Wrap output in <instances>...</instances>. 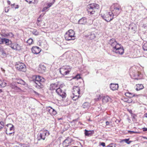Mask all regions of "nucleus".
Returning a JSON list of instances; mask_svg holds the SVG:
<instances>
[{
	"mask_svg": "<svg viewBox=\"0 0 147 147\" xmlns=\"http://www.w3.org/2000/svg\"><path fill=\"white\" fill-rule=\"evenodd\" d=\"M108 43L112 48L111 50L113 53L120 55H122L124 53V50L123 47L117 43L114 38L110 39Z\"/></svg>",
	"mask_w": 147,
	"mask_h": 147,
	"instance_id": "1",
	"label": "nucleus"
},
{
	"mask_svg": "<svg viewBox=\"0 0 147 147\" xmlns=\"http://www.w3.org/2000/svg\"><path fill=\"white\" fill-rule=\"evenodd\" d=\"M99 8V6L98 4L95 3H92L87 5V10L89 13L93 14Z\"/></svg>",
	"mask_w": 147,
	"mask_h": 147,
	"instance_id": "2",
	"label": "nucleus"
},
{
	"mask_svg": "<svg viewBox=\"0 0 147 147\" xmlns=\"http://www.w3.org/2000/svg\"><path fill=\"white\" fill-rule=\"evenodd\" d=\"M50 134V132L47 130L44 129L41 130L37 135L38 140H45L46 138Z\"/></svg>",
	"mask_w": 147,
	"mask_h": 147,
	"instance_id": "3",
	"label": "nucleus"
},
{
	"mask_svg": "<svg viewBox=\"0 0 147 147\" xmlns=\"http://www.w3.org/2000/svg\"><path fill=\"white\" fill-rule=\"evenodd\" d=\"M71 67L69 65L63 66L59 69V72L61 74L65 76L69 74L71 71Z\"/></svg>",
	"mask_w": 147,
	"mask_h": 147,
	"instance_id": "4",
	"label": "nucleus"
},
{
	"mask_svg": "<svg viewBox=\"0 0 147 147\" xmlns=\"http://www.w3.org/2000/svg\"><path fill=\"white\" fill-rule=\"evenodd\" d=\"M101 17L106 21L107 22H110L113 18L114 15L111 12H107L104 14H101Z\"/></svg>",
	"mask_w": 147,
	"mask_h": 147,
	"instance_id": "5",
	"label": "nucleus"
},
{
	"mask_svg": "<svg viewBox=\"0 0 147 147\" xmlns=\"http://www.w3.org/2000/svg\"><path fill=\"white\" fill-rule=\"evenodd\" d=\"M74 35V31L72 30H68V32L66 33L65 36V39L67 40H74L75 39Z\"/></svg>",
	"mask_w": 147,
	"mask_h": 147,
	"instance_id": "6",
	"label": "nucleus"
},
{
	"mask_svg": "<svg viewBox=\"0 0 147 147\" xmlns=\"http://www.w3.org/2000/svg\"><path fill=\"white\" fill-rule=\"evenodd\" d=\"M15 67L17 70L22 72H25L26 70V65L22 63L16 62Z\"/></svg>",
	"mask_w": 147,
	"mask_h": 147,
	"instance_id": "7",
	"label": "nucleus"
},
{
	"mask_svg": "<svg viewBox=\"0 0 147 147\" xmlns=\"http://www.w3.org/2000/svg\"><path fill=\"white\" fill-rule=\"evenodd\" d=\"M10 86L11 89L14 91L20 92L22 91V90L20 87L15 82H13L11 83L10 85Z\"/></svg>",
	"mask_w": 147,
	"mask_h": 147,
	"instance_id": "8",
	"label": "nucleus"
},
{
	"mask_svg": "<svg viewBox=\"0 0 147 147\" xmlns=\"http://www.w3.org/2000/svg\"><path fill=\"white\" fill-rule=\"evenodd\" d=\"M65 91V89H61L60 88H57L56 90V92L57 94L62 97L63 98H64L66 97Z\"/></svg>",
	"mask_w": 147,
	"mask_h": 147,
	"instance_id": "9",
	"label": "nucleus"
},
{
	"mask_svg": "<svg viewBox=\"0 0 147 147\" xmlns=\"http://www.w3.org/2000/svg\"><path fill=\"white\" fill-rule=\"evenodd\" d=\"M72 140L70 138H67L63 143V145L64 147H67L71 144V143L72 142Z\"/></svg>",
	"mask_w": 147,
	"mask_h": 147,
	"instance_id": "10",
	"label": "nucleus"
},
{
	"mask_svg": "<svg viewBox=\"0 0 147 147\" xmlns=\"http://www.w3.org/2000/svg\"><path fill=\"white\" fill-rule=\"evenodd\" d=\"M10 47L12 49L16 50H20L21 49L20 46L18 44L16 43H12L10 45Z\"/></svg>",
	"mask_w": 147,
	"mask_h": 147,
	"instance_id": "11",
	"label": "nucleus"
},
{
	"mask_svg": "<svg viewBox=\"0 0 147 147\" xmlns=\"http://www.w3.org/2000/svg\"><path fill=\"white\" fill-rule=\"evenodd\" d=\"M47 109L49 113L52 115H55L57 113L56 111L50 106L48 107Z\"/></svg>",
	"mask_w": 147,
	"mask_h": 147,
	"instance_id": "12",
	"label": "nucleus"
},
{
	"mask_svg": "<svg viewBox=\"0 0 147 147\" xmlns=\"http://www.w3.org/2000/svg\"><path fill=\"white\" fill-rule=\"evenodd\" d=\"M41 49L38 47L35 46L32 47V53L36 54H38L40 53Z\"/></svg>",
	"mask_w": 147,
	"mask_h": 147,
	"instance_id": "13",
	"label": "nucleus"
},
{
	"mask_svg": "<svg viewBox=\"0 0 147 147\" xmlns=\"http://www.w3.org/2000/svg\"><path fill=\"white\" fill-rule=\"evenodd\" d=\"M33 81L34 82H40L42 83H43L45 81V80L43 78L40 76H36L35 80H33Z\"/></svg>",
	"mask_w": 147,
	"mask_h": 147,
	"instance_id": "14",
	"label": "nucleus"
},
{
	"mask_svg": "<svg viewBox=\"0 0 147 147\" xmlns=\"http://www.w3.org/2000/svg\"><path fill=\"white\" fill-rule=\"evenodd\" d=\"M9 128L10 131H12L14 130V126L12 124L9 123L6 125V126L5 127L4 129H5L6 133L7 134H8V133L7 132V129Z\"/></svg>",
	"mask_w": 147,
	"mask_h": 147,
	"instance_id": "15",
	"label": "nucleus"
},
{
	"mask_svg": "<svg viewBox=\"0 0 147 147\" xmlns=\"http://www.w3.org/2000/svg\"><path fill=\"white\" fill-rule=\"evenodd\" d=\"M87 18L85 17H82L78 21V23L81 25H85L87 23Z\"/></svg>",
	"mask_w": 147,
	"mask_h": 147,
	"instance_id": "16",
	"label": "nucleus"
},
{
	"mask_svg": "<svg viewBox=\"0 0 147 147\" xmlns=\"http://www.w3.org/2000/svg\"><path fill=\"white\" fill-rule=\"evenodd\" d=\"M121 9L120 6H118V7H115L114 8L113 11L116 12V13H115V15L117 16L121 12Z\"/></svg>",
	"mask_w": 147,
	"mask_h": 147,
	"instance_id": "17",
	"label": "nucleus"
},
{
	"mask_svg": "<svg viewBox=\"0 0 147 147\" xmlns=\"http://www.w3.org/2000/svg\"><path fill=\"white\" fill-rule=\"evenodd\" d=\"M59 87L58 84L57 83H53L51 84L50 89L51 90H54L57 89Z\"/></svg>",
	"mask_w": 147,
	"mask_h": 147,
	"instance_id": "18",
	"label": "nucleus"
},
{
	"mask_svg": "<svg viewBox=\"0 0 147 147\" xmlns=\"http://www.w3.org/2000/svg\"><path fill=\"white\" fill-rule=\"evenodd\" d=\"M73 91V95H75V94H79L80 93V90L79 88L77 86H74V87Z\"/></svg>",
	"mask_w": 147,
	"mask_h": 147,
	"instance_id": "19",
	"label": "nucleus"
},
{
	"mask_svg": "<svg viewBox=\"0 0 147 147\" xmlns=\"http://www.w3.org/2000/svg\"><path fill=\"white\" fill-rule=\"evenodd\" d=\"M129 29H131V31L134 33H135L136 30V26L135 24H132L129 25Z\"/></svg>",
	"mask_w": 147,
	"mask_h": 147,
	"instance_id": "20",
	"label": "nucleus"
},
{
	"mask_svg": "<svg viewBox=\"0 0 147 147\" xmlns=\"http://www.w3.org/2000/svg\"><path fill=\"white\" fill-rule=\"evenodd\" d=\"M110 86L111 89L113 90H117L119 87L118 84L114 83L111 84Z\"/></svg>",
	"mask_w": 147,
	"mask_h": 147,
	"instance_id": "21",
	"label": "nucleus"
},
{
	"mask_svg": "<svg viewBox=\"0 0 147 147\" xmlns=\"http://www.w3.org/2000/svg\"><path fill=\"white\" fill-rule=\"evenodd\" d=\"M35 84V87L38 89L42 88L43 87V83L40 82H34Z\"/></svg>",
	"mask_w": 147,
	"mask_h": 147,
	"instance_id": "22",
	"label": "nucleus"
},
{
	"mask_svg": "<svg viewBox=\"0 0 147 147\" xmlns=\"http://www.w3.org/2000/svg\"><path fill=\"white\" fill-rule=\"evenodd\" d=\"M16 80L17 81V82H15L18 85V84H20L23 85H25L26 84V83L25 81L20 78H16Z\"/></svg>",
	"mask_w": 147,
	"mask_h": 147,
	"instance_id": "23",
	"label": "nucleus"
},
{
	"mask_svg": "<svg viewBox=\"0 0 147 147\" xmlns=\"http://www.w3.org/2000/svg\"><path fill=\"white\" fill-rule=\"evenodd\" d=\"M125 94L126 96L129 98H132L133 97H137L139 96L138 95L135 94L134 93H132L129 92H126Z\"/></svg>",
	"mask_w": 147,
	"mask_h": 147,
	"instance_id": "24",
	"label": "nucleus"
},
{
	"mask_svg": "<svg viewBox=\"0 0 147 147\" xmlns=\"http://www.w3.org/2000/svg\"><path fill=\"white\" fill-rule=\"evenodd\" d=\"M3 44H5L6 45L9 46V47L12 42L11 40L5 38H3Z\"/></svg>",
	"mask_w": 147,
	"mask_h": 147,
	"instance_id": "25",
	"label": "nucleus"
},
{
	"mask_svg": "<svg viewBox=\"0 0 147 147\" xmlns=\"http://www.w3.org/2000/svg\"><path fill=\"white\" fill-rule=\"evenodd\" d=\"M134 78L135 79L139 80L141 79L140 78L141 74L138 72H136L133 74Z\"/></svg>",
	"mask_w": 147,
	"mask_h": 147,
	"instance_id": "26",
	"label": "nucleus"
},
{
	"mask_svg": "<svg viewBox=\"0 0 147 147\" xmlns=\"http://www.w3.org/2000/svg\"><path fill=\"white\" fill-rule=\"evenodd\" d=\"M38 69L39 71H40V72L41 73L44 72L46 69V68L42 64H40L39 65V67L38 68Z\"/></svg>",
	"mask_w": 147,
	"mask_h": 147,
	"instance_id": "27",
	"label": "nucleus"
},
{
	"mask_svg": "<svg viewBox=\"0 0 147 147\" xmlns=\"http://www.w3.org/2000/svg\"><path fill=\"white\" fill-rule=\"evenodd\" d=\"M94 133V131H88L85 129V134L86 136H90Z\"/></svg>",
	"mask_w": 147,
	"mask_h": 147,
	"instance_id": "28",
	"label": "nucleus"
},
{
	"mask_svg": "<svg viewBox=\"0 0 147 147\" xmlns=\"http://www.w3.org/2000/svg\"><path fill=\"white\" fill-rule=\"evenodd\" d=\"M90 104L88 102H86L83 103L82 105V107L84 109H87L90 107Z\"/></svg>",
	"mask_w": 147,
	"mask_h": 147,
	"instance_id": "29",
	"label": "nucleus"
},
{
	"mask_svg": "<svg viewBox=\"0 0 147 147\" xmlns=\"http://www.w3.org/2000/svg\"><path fill=\"white\" fill-rule=\"evenodd\" d=\"M7 83L5 81L0 79V87L3 88L6 85Z\"/></svg>",
	"mask_w": 147,
	"mask_h": 147,
	"instance_id": "30",
	"label": "nucleus"
},
{
	"mask_svg": "<svg viewBox=\"0 0 147 147\" xmlns=\"http://www.w3.org/2000/svg\"><path fill=\"white\" fill-rule=\"evenodd\" d=\"M110 99V97L107 96H104L103 97L102 101L104 103H107L108 102Z\"/></svg>",
	"mask_w": 147,
	"mask_h": 147,
	"instance_id": "31",
	"label": "nucleus"
},
{
	"mask_svg": "<svg viewBox=\"0 0 147 147\" xmlns=\"http://www.w3.org/2000/svg\"><path fill=\"white\" fill-rule=\"evenodd\" d=\"M129 139H123L121 140L120 142V143H122L123 142H125L127 144H130L131 142L132 141H129Z\"/></svg>",
	"mask_w": 147,
	"mask_h": 147,
	"instance_id": "32",
	"label": "nucleus"
},
{
	"mask_svg": "<svg viewBox=\"0 0 147 147\" xmlns=\"http://www.w3.org/2000/svg\"><path fill=\"white\" fill-rule=\"evenodd\" d=\"M136 90L137 91H139L143 89L144 88V86L142 84H137L136 85Z\"/></svg>",
	"mask_w": 147,
	"mask_h": 147,
	"instance_id": "33",
	"label": "nucleus"
},
{
	"mask_svg": "<svg viewBox=\"0 0 147 147\" xmlns=\"http://www.w3.org/2000/svg\"><path fill=\"white\" fill-rule=\"evenodd\" d=\"M88 37L90 40H92L94 39L96 36L94 32H92L88 36Z\"/></svg>",
	"mask_w": 147,
	"mask_h": 147,
	"instance_id": "34",
	"label": "nucleus"
},
{
	"mask_svg": "<svg viewBox=\"0 0 147 147\" xmlns=\"http://www.w3.org/2000/svg\"><path fill=\"white\" fill-rule=\"evenodd\" d=\"M27 2H28L29 4H30L32 3L34 4H36L38 3L37 0H25Z\"/></svg>",
	"mask_w": 147,
	"mask_h": 147,
	"instance_id": "35",
	"label": "nucleus"
},
{
	"mask_svg": "<svg viewBox=\"0 0 147 147\" xmlns=\"http://www.w3.org/2000/svg\"><path fill=\"white\" fill-rule=\"evenodd\" d=\"M2 36L5 37H8V36H9L11 37L13 36V35L12 33L10 32L7 34H5L4 35H2Z\"/></svg>",
	"mask_w": 147,
	"mask_h": 147,
	"instance_id": "36",
	"label": "nucleus"
},
{
	"mask_svg": "<svg viewBox=\"0 0 147 147\" xmlns=\"http://www.w3.org/2000/svg\"><path fill=\"white\" fill-rule=\"evenodd\" d=\"M65 86L64 84H60L59 86V87L58 88H60L61 89H65Z\"/></svg>",
	"mask_w": 147,
	"mask_h": 147,
	"instance_id": "37",
	"label": "nucleus"
},
{
	"mask_svg": "<svg viewBox=\"0 0 147 147\" xmlns=\"http://www.w3.org/2000/svg\"><path fill=\"white\" fill-rule=\"evenodd\" d=\"M143 48L144 51H147V42L145 43L143 46Z\"/></svg>",
	"mask_w": 147,
	"mask_h": 147,
	"instance_id": "38",
	"label": "nucleus"
},
{
	"mask_svg": "<svg viewBox=\"0 0 147 147\" xmlns=\"http://www.w3.org/2000/svg\"><path fill=\"white\" fill-rule=\"evenodd\" d=\"M33 42V40L32 38H30L27 40V42L28 44L29 45L31 44Z\"/></svg>",
	"mask_w": 147,
	"mask_h": 147,
	"instance_id": "39",
	"label": "nucleus"
},
{
	"mask_svg": "<svg viewBox=\"0 0 147 147\" xmlns=\"http://www.w3.org/2000/svg\"><path fill=\"white\" fill-rule=\"evenodd\" d=\"M1 55L3 57H5L7 55L6 53L5 52V51L3 50H1Z\"/></svg>",
	"mask_w": 147,
	"mask_h": 147,
	"instance_id": "40",
	"label": "nucleus"
},
{
	"mask_svg": "<svg viewBox=\"0 0 147 147\" xmlns=\"http://www.w3.org/2000/svg\"><path fill=\"white\" fill-rule=\"evenodd\" d=\"M4 127V123L3 122L1 121L0 122V130L3 128Z\"/></svg>",
	"mask_w": 147,
	"mask_h": 147,
	"instance_id": "41",
	"label": "nucleus"
},
{
	"mask_svg": "<svg viewBox=\"0 0 147 147\" xmlns=\"http://www.w3.org/2000/svg\"><path fill=\"white\" fill-rule=\"evenodd\" d=\"M81 78V77L80 76L79 74H78L76 75L75 76H74L73 77V79H80Z\"/></svg>",
	"mask_w": 147,
	"mask_h": 147,
	"instance_id": "42",
	"label": "nucleus"
},
{
	"mask_svg": "<svg viewBox=\"0 0 147 147\" xmlns=\"http://www.w3.org/2000/svg\"><path fill=\"white\" fill-rule=\"evenodd\" d=\"M106 147H115V144L112 143L107 146Z\"/></svg>",
	"mask_w": 147,
	"mask_h": 147,
	"instance_id": "43",
	"label": "nucleus"
},
{
	"mask_svg": "<svg viewBox=\"0 0 147 147\" xmlns=\"http://www.w3.org/2000/svg\"><path fill=\"white\" fill-rule=\"evenodd\" d=\"M32 33L36 36L38 35V34L36 30H34L32 32Z\"/></svg>",
	"mask_w": 147,
	"mask_h": 147,
	"instance_id": "44",
	"label": "nucleus"
},
{
	"mask_svg": "<svg viewBox=\"0 0 147 147\" xmlns=\"http://www.w3.org/2000/svg\"><path fill=\"white\" fill-rule=\"evenodd\" d=\"M79 96H78L77 95H74L72 97V99L74 100H76V99H78V98Z\"/></svg>",
	"mask_w": 147,
	"mask_h": 147,
	"instance_id": "45",
	"label": "nucleus"
},
{
	"mask_svg": "<svg viewBox=\"0 0 147 147\" xmlns=\"http://www.w3.org/2000/svg\"><path fill=\"white\" fill-rule=\"evenodd\" d=\"M53 4V3H47V7L49 8Z\"/></svg>",
	"mask_w": 147,
	"mask_h": 147,
	"instance_id": "46",
	"label": "nucleus"
},
{
	"mask_svg": "<svg viewBox=\"0 0 147 147\" xmlns=\"http://www.w3.org/2000/svg\"><path fill=\"white\" fill-rule=\"evenodd\" d=\"M128 133L130 134H133L137 133L138 132L136 131H128Z\"/></svg>",
	"mask_w": 147,
	"mask_h": 147,
	"instance_id": "47",
	"label": "nucleus"
},
{
	"mask_svg": "<svg viewBox=\"0 0 147 147\" xmlns=\"http://www.w3.org/2000/svg\"><path fill=\"white\" fill-rule=\"evenodd\" d=\"M100 99H101L100 96V95H99L98 96H97V98H95L94 99V100L96 101H97Z\"/></svg>",
	"mask_w": 147,
	"mask_h": 147,
	"instance_id": "48",
	"label": "nucleus"
},
{
	"mask_svg": "<svg viewBox=\"0 0 147 147\" xmlns=\"http://www.w3.org/2000/svg\"><path fill=\"white\" fill-rule=\"evenodd\" d=\"M3 44V38H0V44Z\"/></svg>",
	"mask_w": 147,
	"mask_h": 147,
	"instance_id": "49",
	"label": "nucleus"
},
{
	"mask_svg": "<svg viewBox=\"0 0 147 147\" xmlns=\"http://www.w3.org/2000/svg\"><path fill=\"white\" fill-rule=\"evenodd\" d=\"M100 145L102 146L103 147H105V143L104 142H100Z\"/></svg>",
	"mask_w": 147,
	"mask_h": 147,
	"instance_id": "50",
	"label": "nucleus"
},
{
	"mask_svg": "<svg viewBox=\"0 0 147 147\" xmlns=\"http://www.w3.org/2000/svg\"><path fill=\"white\" fill-rule=\"evenodd\" d=\"M48 8L47 7H45L42 9V12L45 11H46L47 9Z\"/></svg>",
	"mask_w": 147,
	"mask_h": 147,
	"instance_id": "51",
	"label": "nucleus"
},
{
	"mask_svg": "<svg viewBox=\"0 0 147 147\" xmlns=\"http://www.w3.org/2000/svg\"><path fill=\"white\" fill-rule=\"evenodd\" d=\"M142 129L144 131H147V128L143 127L142 128Z\"/></svg>",
	"mask_w": 147,
	"mask_h": 147,
	"instance_id": "52",
	"label": "nucleus"
},
{
	"mask_svg": "<svg viewBox=\"0 0 147 147\" xmlns=\"http://www.w3.org/2000/svg\"><path fill=\"white\" fill-rule=\"evenodd\" d=\"M9 10V9H8L7 8H5V11L6 13H7L8 12Z\"/></svg>",
	"mask_w": 147,
	"mask_h": 147,
	"instance_id": "53",
	"label": "nucleus"
},
{
	"mask_svg": "<svg viewBox=\"0 0 147 147\" xmlns=\"http://www.w3.org/2000/svg\"><path fill=\"white\" fill-rule=\"evenodd\" d=\"M37 21L38 22H39L40 21H41V19L40 18V17H38V19H37Z\"/></svg>",
	"mask_w": 147,
	"mask_h": 147,
	"instance_id": "54",
	"label": "nucleus"
},
{
	"mask_svg": "<svg viewBox=\"0 0 147 147\" xmlns=\"http://www.w3.org/2000/svg\"><path fill=\"white\" fill-rule=\"evenodd\" d=\"M106 125H108L109 124V122L108 121H107L106 122Z\"/></svg>",
	"mask_w": 147,
	"mask_h": 147,
	"instance_id": "55",
	"label": "nucleus"
},
{
	"mask_svg": "<svg viewBox=\"0 0 147 147\" xmlns=\"http://www.w3.org/2000/svg\"><path fill=\"white\" fill-rule=\"evenodd\" d=\"M120 122V120H119L118 119H117L116 121H115V122H117V123H119Z\"/></svg>",
	"mask_w": 147,
	"mask_h": 147,
	"instance_id": "56",
	"label": "nucleus"
},
{
	"mask_svg": "<svg viewBox=\"0 0 147 147\" xmlns=\"http://www.w3.org/2000/svg\"><path fill=\"white\" fill-rule=\"evenodd\" d=\"M21 146V145H20V144H19V146H13V147H20Z\"/></svg>",
	"mask_w": 147,
	"mask_h": 147,
	"instance_id": "57",
	"label": "nucleus"
},
{
	"mask_svg": "<svg viewBox=\"0 0 147 147\" xmlns=\"http://www.w3.org/2000/svg\"><path fill=\"white\" fill-rule=\"evenodd\" d=\"M15 5V3H13V4H11V7L12 8H13L14 7V6Z\"/></svg>",
	"mask_w": 147,
	"mask_h": 147,
	"instance_id": "58",
	"label": "nucleus"
},
{
	"mask_svg": "<svg viewBox=\"0 0 147 147\" xmlns=\"http://www.w3.org/2000/svg\"><path fill=\"white\" fill-rule=\"evenodd\" d=\"M7 3H8V5H11V2L9 1L8 0L7 1Z\"/></svg>",
	"mask_w": 147,
	"mask_h": 147,
	"instance_id": "59",
	"label": "nucleus"
},
{
	"mask_svg": "<svg viewBox=\"0 0 147 147\" xmlns=\"http://www.w3.org/2000/svg\"><path fill=\"white\" fill-rule=\"evenodd\" d=\"M19 7V6L18 5H17L16 7H15V9H18Z\"/></svg>",
	"mask_w": 147,
	"mask_h": 147,
	"instance_id": "60",
	"label": "nucleus"
},
{
	"mask_svg": "<svg viewBox=\"0 0 147 147\" xmlns=\"http://www.w3.org/2000/svg\"><path fill=\"white\" fill-rule=\"evenodd\" d=\"M44 15V14H41V15H40L39 16V17H40H40H41V16H43Z\"/></svg>",
	"mask_w": 147,
	"mask_h": 147,
	"instance_id": "61",
	"label": "nucleus"
},
{
	"mask_svg": "<svg viewBox=\"0 0 147 147\" xmlns=\"http://www.w3.org/2000/svg\"><path fill=\"white\" fill-rule=\"evenodd\" d=\"M145 117L147 118V113L145 114Z\"/></svg>",
	"mask_w": 147,
	"mask_h": 147,
	"instance_id": "62",
	"label": "nucleus"
},
{
	"mask_svg": "<svg viewBox=\"0 0 147 147\" xmlns=\"http://www.w3.org/2000/svg\"><path fill=\"white\" fill-rule=\"evenodd\" d=\"M77 121V119H76L75 120H73V122H75V121Z\"/></svg>",
	"mask_w": 147,
	"mask_h": 147,
	"instance_id": "63",
	"label": "nucleus"
},
{
	"mask_svg": "<svg viewBox=\"0 0 147 147\" xmlns=\"http://www.w3.org/2000/svg\"><path fill=\"white\" fill-rule=\"evenodd\" d=\"M53 1L51 2V3H53V4L55 1V0H53Z\"/></svg>",
	"mask_w": 147,
	"mask_h": 147,
	"instance_id": "64",
	"label": "nucleus"
}]
</instances>
